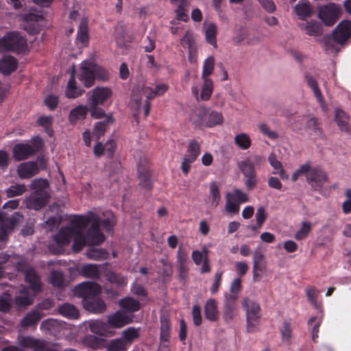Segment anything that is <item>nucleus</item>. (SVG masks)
I'll list each match as a JSON object with an SVG mask.
<instances>
[{
  "instance_id": "b1692460",
  "label": "nucleus",
  "mask_w": 351,
  "mask_h": 351,
  "mask_svg": "<svg viewBox=\"0 0 351 351\" xmlns=\"http://www.w3.org/2000/svg\"><path fill=\"white\" fill-rule=\"evenodd\" d=\"M83 93L84 90L76 86L75 71L73 69L65 90V95L68 98L75 99L81 96Z\"/></svg>"
},
{
  "instance_id": "a878e982",
  "label": "nucleus",
  "mask_w": 351,
  "mask_h": 351,
  "mask_svg": "<svg viewBox=\"0 0 351 351\" xmlns=\"http://www.w3.org/2000/svg\"><path fill=\"white\" fill-rule=\"evenodd\" d=\"M19 343L22 347L32 348L35 351L43 350L45 346L44 341L31 337L21 336L19 338Z\"/></svg>"
},
{
  "instance_id": "f8f14e48",
  "label": "nucleus",
  "mask_w": 351,
  "mask_h": 351,
  "mask_svg": "<svg viewBox=\"0 0 351 351\" xmlns=\"http://www.w3.org/2000/svg\"><path fill=\"white\" fill-rule=\"evenodd\" d=\"M22 219V215L15 213L10 220L8 219H5L3 215L0 213V240H5L8 234L12 231L14 224L20 222Z\"/></svg>"
},
{
  "instance_id": "603ef678",
  "label": "nucleus",
  "mask_w": 351,
  "mask_h": 351,
  "mask_svg": "<svg viewBox=\"0 0 351 351\" xmlns=\"http://www.w3.org/2000/svg\"><path fill=\"white\" fill-rule=\"evenodd\" d=\"M112 121V117L108 116L106 121L97 122L94 127L93 136L99 139L101 136L104 134L106 130L107 123Z\"/></svg>"
},
{
  "instance_id": "473e14b6",
  "label": "nucleus",
  "mask_w": 351,
  "mask_h": 351,
  "mask_svg": "<svg viewBox=\"0 0 351 351\" xmlns=\"http://www.w3.org/2000/svg\"><path fill=\"white\" fill-rule=\"evenodd\" d=\"M300 27L311 36H317L322 34L321 25L317 21H311L303 23L300 25Z\"/></svg>"
},
{
  "instance_id": "680f3d73",
  "label": "nucleus",
  "mask_w": 351,
  "mask_h": 351,
  "mask_svg": "<svg viewBox=\"0 0 351 351\" xmlns=\"http://www.w3.org/2000/svg\"><path fill=\"white\" fill-rule=\"evenodd\" d=\"M184 1L185 0H182V3L178 7L176 12L177 20L186 22L188 21L189 16L187 14L188 10L185 8V7L187 6V4Z\"/></svg>"
},
{
  "instance_id": "4be33fe9",
  "label": "nucleus",
  "mask_w": 351,
  "mask_h": 351,
  "mask_svg": "<svg viewBox=\"0 0 351 351\" xmlns=\"http://www.w3.org/2000/svg\"><path fill=\"white\" fill-rule=\"evenodd\" d=\"M181 44L182 45H186L189 49V60L191 62H196V46L195 42V36L193 32L191 30H188L186 32L184 36L181 39Z\"/></svg>"
},
{
  "instance_id": "4468645a",
  "label": "nucleus",
  "mask_w": 351,
  "mask_h": 351,
  "mask_svg": "<svg viewBox=\"0 0 351 351\" xmlns=\"http://www.w3.org/2000/svg\"><path fill=\"white\" fill-rule=\"evenodd\" d=\"M133 316L125 311H117L108 316V324L110 326L119 328L132 322Z\"/></svg>"
},
{
  "instance_id": "ddd939ff",
  "label": "nucleus",
  "mask_w": 351,
  "mask_h": 351,
  "mask_svg": "<svg viewBox=\"0 0 351 351\" xmlns=\"http://www.w3.org/2000/svg\"><path fill=\"white\" fill-rule=\"evenodd\" d=\"M203 84L200 94H199V88L197 86L192 87L191 91L195 99L198 101L208 100L213 92L214 85L212 79H202Z\"/></svg>"
},
{
  "instance_id": "9b49d317",
  "label": "nucleus",
  "mask_w": 351,
  "mask_h": 351,
  "mask_svg": "<svg viewBox=\"0 0 351 351\" xmlns=\"http://www.w3.org/2000/svg\"><path fill=\"white\" fill-rule=\"evenodd\" d=\"M252 274L254 282H258L261 278V274L267 269V261L264 254L257 250L253 252Z\"/></svg>"
},
{
  "instance_id": "2eb2a0df",
  "label": "nucleus",
  "mask_w": 351,
  "mask_h": 351,
  "mask_svg": "<svg viewBox=\"0 0 351 351\" xmlns=\"http://www.w3.org/2000/svg\"><path fill=\"white\" fill-rule=\"evenodd\" d=\"M94 64L84 61L81 66V73L79 79L86 87H90L95 81Z\"/></svg>"
},
{
  "instance_id": "58836bf2",
  "label": "nucleus",
  "mask_w": 351,
  "mask_h": 351,
  "mask_svg": "<svg viewBox=\"0 0 351 351\" xmlns=\"http://www.w3.org/2000/svg\"><path fill=\"white\" fill-rule=\"evenodd\" d=\"M60 313L69 319H77L79 317V311L73 304L66 303L59 308Z\"/></svg>"
},
{
  "instance_id": "6e6d98bb",
  "label": "nucleus",
  "mask_w": 351,
  "mask_h": 351,
  "mask_svg": "<svg viewBox=\"0 0 351 351\" xmlns=\"http://www.w3.org/2000/svg\"><path fill=\"white\" fill-rule=\"evenodd\" d=\"M106 278L107 280L115 283L119 286H124L127 284V279L111 271L106 273Z\"/></svg>"
},
{
  "instance_id": "13d9d810",
  "label": "nucleus",
  "mask_w": 351,
  "mask_h": 351,
  "mask_svg": "<svg viewBox=\"0 0 351 351\" xmlns=\"http://www.w3.org/2000/svg\"><path fill=\"white\" fill-rule=\"evenodd\" d=\"M225 210L229 213L237 214L239 211V204L231 198L230 195H226Z\"/></svg>"
},
{
  "instance_id": "c85d7f7f",
  "label": "nucleus",
  "mask_w": 351,
  "mask_h": 351,
  "mask_svg": "<svg viewBox=\"0 0 351 351\" xmlns=\"http://www.w3.org/2000/svg\"><path fill=\"white\" fill-rule=\"evenodd\" d=\"M294 11L300 19H305L313 13V9L309 2L304 0H301L294 7Z\"/></svg>"
},
{
  "instance_id": "20e7f679",
  "label": "nucleus",
  "mask_w": 351,
  "mask_h": 351,
  "mask_svg": "<svg viewBox=\"0 0 351 351\" xmlns=\"http://www.w3.org/2000/svg\"><path fill=\"white\" fill-rule=\"evenodd\" d=\"M242 306L245 311L247 330L253 331L261 317L260 305L255 300L247 296L243 298Z\"/></svg>"
},
{
  "instance_id": "c9c22d12",
  "label": "nucleus",
  "mask_w": 351,
  "mask_h": 351,
  "mask_svg": "<svg viewBox=\"0 0 351 351\" xmlns=\"http://www.w3.org/2000/svg\"><path fill=\"white\" fill-rule=\"evenodd\" d=\"M200 145L197 141L191 140L189 142L184 158L189 159L191 161H195L200 153Z\"/></svg>"
},
{
  "instance_id": "ea45409f",
  "label": "nucleus",
  "mask_w": 351,
  "mask_h": 351,
  "mask_svg": "<svg viewBox=\"0 0 351 351\" xmlns=\"http://www.w3.org/2000/svg\"><path fill=\"white\" fill-rule=\"evenodd\" d=\"M312 223L308 221H302L300 228L297 230L294 235V238L297 241H301L308 237L312 230Z\"/></svg>"
},
{
  "instance_id": "49530a36",
  "label": "nucleus",
  "mask_w": 351,
  "mask_h": 351,
  "mask_svg": "<svg viewBox=\"0 0 351 351\" xmlns=\"http://www.w3.org/2000/svg\"><path fill=\"white\" fill-rule=\"evenodd\" d=\"M210 206L216 208L220 202L221 196L219 187L216 183L213 182L210 185Z\"/></svg>"
},
{
  "instance_id": "7c9ffc66",
  "label": "nucleus",
  "mask_w": 351,
  "mask_h": 351,
  "mask_svg": "<svg viewBox=\"0 0 351 351\" xmlns=\"http://www.w3.org/2000/svg\"><path fill=\"white\" fill-rule=\"evenodd\" d=\"M307 83H308V85L313 90L314 95L316 97L317 101L319 103L322 109L324 112H327L328 111V106H327L326 103L324 101L322 92L318 87L317 82L314 79H313L311 77H308L307 79Z\"/></svg>"
},
{
  "instance_id": "de8ad7c7",
  "label": "nucleus",
  "mask_w": 351,
  "mask_h": 351,
  "mask_svg": "<svg viewBox=\"0 0 351 351\" xmlns=\"http://www.w3.org/2000/svg\"><path fill=\"white\" fill-rule=\"evenodd\" d=\"M119 305L123 308L130 312H134L140 308V304L138 301L128 298L119 301Z\"/></svg>"
},
{
  "instance_id": "dca6fc26",
  "label": "nucleus",
  "mask_w": 351,
  "mask_h": 351,
  "mask_svg": "<svg viewBox=\"0 0 351 351\" xmlns=\"http://www.w3.org/2000/svg\"><path fill=\"white\" fill-rule=\"evenodd\" d=\"M334 39L338 43H343L351 36V21H343L333 32Z\"/></svg>"
},
{
  "instance_id": "3c124183",
  "label": "nucleus",
  "mask_w": 351,
  "mask_h": 351,
  "mask_svg": "<svg viewBox=\"0 0 351 351\" xmlns=\"http://www.w3.org/2000/svg\"><path fill=\"white\" fill-rule=\"evenodd\" d=\"M128 346L125 341L122 339H115L112 340L107 346L108 351H126Z\"/></svg>"
},
{
  "instance_id": "9d476101",
  "label": "nucleus",
  "mask_w": 351,
  "mask_h": 351,
  "mask_svg": "<svg viewBox=\"0 0 351 351\" xmlns=\"http://www.w3.org/2000/svg\"><path fill=\"white\" fill-rule=\"evenodd\" d=\"M306 181L313 189L320 191L324 184L328 181V176L322 169L311 167Z\"/></svg>"
},
{
  "instance_id": "e433bc0d",
  "label": "nucleus",
  "mask_w": 351,
  "mask_h": 351,
  "mask_svg": "<svg viewBox=\"0 0 351 351\" xmlns=\"http://www.w3.org/2000/svg\"><path fill=\"white\" fill-rule=\"evenodd\" d=\"M241 289V281L240 278H235L231 283L230 287V294L226 296V300L235 303Z\"/></svg>"
},
{
  "instance_id": "f257e3e1",
  "label": "nucleus",
  "mask_w": 351,
  "mask_h": 351,
  "mask_svg": "<svg viewBox=\"0 0 351 351\" xmlns=\"http://www.w3.org/2000/svg\"><path fill=\"white\" fill-rule=\"evenodd\" d=\"M108 219L100 221L93 213L87 216H75L71 224L62 228L55 236L54 240L60 248L69 245L73 239V250L77 252L86 244L99 245L104 241V237L99 229L100 224L107 230H110L115 223V218L111 213H108Z\"/></svg>"
},
{
  "instance_id": "cd10ccee",
  "label": "nucleus",
  "mask_w": 351,
  "mask_h": 351,
  "mask_svg": "<svg viewBox=\"0 0 351 351\" xmlns=\"http://www.w3.org/2000/svg\"><path fill=\"white\" fill-rule=\"evenodd\" d=\"M223 117L220 112L211 110L207 108L205 127L213 128L223 123Z\"/></svg>"
},
{
  "instance_id": "f3484780",
  "label": "nucleus",
  "mask_w": 351,
  "mask_h": 351,
  "mask_svg": "<svg viewBox=\"0 0 351 351\" xmlns=\"http://www.w3.org/2000/svg\"><path fill=\"white\" fill-rule=\"evenodd\" d=\"M37 149L30 143H19L13 148V156L16 160H23L32 156Z\"/></svg>"
},
{
  "instance_id": "393cba45",
  "label": "nucleus",
  "mask_w": 351,
  "mask_h": 351,
  "mask_svg": "<svg viewBox=\"0 0 351 351\" xmlns=\"http://www.w3.org/2000/svg\"><path fill=\"white\" fill-rule=\"evenodd\" d=\"M88 108L85 105H79L73 108L69 115V121L72 124H76L84 120L88 113Z\"/></svg>"
},
{
  "instance_id": "412c9836",
  "label": "nucleus",
  "mask_w": 351,
  "mask_h": 351,
  "mask_svg": "<svg viewBox=\"0 0 351 351\" xmlns=\"http://www.w3.org/2000/svg\"><path fill=\"white\" fill-rule=\"evenodd\" d=\"M18 66L16 59L11 56H5L0 59V73L8 75L15 71Z\"/></svg>"
},
{
  "instance_id": "5fc2aeb1",
  "label": "nucleus",
  "mask_w": 351,
  "mask_h": 351,
  "mask_svg": "<svg viewBox=\"0 0 351 351\" xmlns=\"http://www.w3.org/2000/svg\"><path fill=\"white\" fill-rule=\"evenodd\" d=\"M81 274L86 278H97L99 277V271L95 265H86L82 266Z\"/></svg>"
},
{
  "instance_id": "09e8293b",
  "label": "nucleus",
  "mask_w": 351,
  "mask_h": 351,
  "mask_svg": "<svg viewBox=\"0 0 351 351\" xmlns=\"http://www.w3.org/2000/svg\"><path fill=\"white\" fill-rule=\"evenodd\" d=\"M239 167L245 177L255 175L254 165L250 160L246 159L239 163Z\"/></svg>"
},
{
  "instance_id": "79ce46f5",
  "label": "nucleus",
  "mask_w": 351,
  "mask_h": 351,
  "mask_svg": "<svg viewBox=\"0 0 351 351\" xmlns=\"http://www.w3.org/2000/svg\"><path fill=\"white\" fill-rule=\"evenodd\" d=\"M139 337V330L133 327L124 330L122 332V339L125 341L128 346L137 339Z\"/></svg>"
},
{
  "instance_id": "864d4df0",
  "label": "nucleus",
  "mask_w": 351,
  "mask_h": 351,
  "mask_svg": "<svg viewBox=\"0 0 351 351\" xmlns=\"http://www.w3.org/2000/svg\"><path fill=\"white\" fill-rule=\"evenodd\" d=\"M60 326L59 322L53 319H48L42 322L40 328L43 331L49 333H54Z\"/></svg>"
},
{
  "instance_id": "6e6552de",
  "label": "nucleus",
  "mask_w": 351,
  "mask_h": 351,
  "mask_svg": "<svg viewBox=\"0 0 351 351\" xmlns=\"http://www.w3.org/2000/svg\"><path fill=\"white\" fill-rule=\"evenodd\" d=\"M303 120V117H298L293 121H290V125L292 129L295 131H302L304 130L308 132L315 134H317L319 131V122L316 117H309L306 120L304 127L302 125Z\"/></svg>"
},
{
  "instance_id": "a19ab883",
  "label": "nucleus",
  "mask_w": 351,
  "mask_h": 351,
  "mask_svg": "<svg viewBox=\"0 0 351 351\" xmlns=\"http://www.w3.org/2000/svg\"><path fill=\"white\" fill-rule=\"evenodd\" d=\"M271 166L275 169V173L278 174L282 179L287 180L288 174L285 173L281 162L276 158L274 154H271L268 158Z\"/></svg>"
},
{
  "instance_id": "8fccbe9b",
  "label": "nucleus",
  "mask_w": 351,
  "mask_h": 351,
  "mask_svg": "<svg viewBox=\"0 0 351 351\" xmlns=\"http://www.w3.org/2000/svg\"><path fill=\"white\" fill-rule=\"evenodd\" d=\"M43 315L38 311H34L29 313L22 320V324L25 326H30L36 324Z\"/></svg>"
},
{
  "instance_id": "f704fd0d",
  "label": "nucleus",
  "mask_w": 351,
  "mask_h": 351,
  "mask_svg": "<svg viewBox=\"0 0 351 351\" xmlns=\"http://www.w3.org/2000/svg\"><path fill=\"white\" fill-rule=\"evenodd\" d=\"M215 66V59L213 56H208L203 62L202 79H211V75L214 71Z\"/></svg>"
},
{
  "instance_id": "72a5a7b5",
  "label": "nucleus",
  "mask_w": 351,
  "mask_h": 351,
  "mask_svg": "<svg viewBox=\"0 0 351 351\" xmlns=\"http://www.w3.org/2000/svg\"><path fill=\"white\" fill-rule=\"evenodd\" d=\"M31 189L34 191L33 194L42 195L45 193H49L47 189L49 187V183L47 180L43 178L34 179L30 184Z\"/></svg>"
},
{
  "instance_id": "1a4fd4ad",
  "label": "nucleus",
  "mask_w": 351,
  "mask_h": 351,
  "mask_svg": "<svg viewBox=\"0 0 351 351\" xmlns=\"http://www.w3.org/2000/svg\"><path fill=\"white\" fill-rule=\"evenodd\" d=\"M101 287L95 282H83L74 289L75 295L84 299V302L87 299L98 295L101 292Z\"/></svg>"
},
{
  "instance_id": "338daca9",
  "label": "nucleus",
  "mask_w": 351,
  "mask_h": 351,
  "mask_svg": "<svg viewBox=\"0 0 351 351\" xmlns=\"http://www.w3.org/2000/svg\"><path fill=\"white\" fill-rule=\"evenodd\" d=\"M86 255L89 258L99 260L105 258L106 253L101 249L90 248L87 250Z\"/></svg>"
},
{
  "instance_id": "0eeeda50",
  "label": "nucleus",
  "mask_w": 351,
  "mask_h": 351,
  "mask_svg": "<svg viewBox=\"0 0 351 351\" xmlns=\"http://www.w3.org/2000/svg\"><path fill=\"white\" fill-rule=\"evenodd\" d=\"M112 95V89L109 87H96L88 93L87 102L94 105L102 106Z\"/></svg>"
},
{
  "instance_id": "6ab92c4d",
  "label": "nucleus",
  "mask_w": 351,
  "mask_h": 351,
  "mask_svg": "<svg viewBox=\"0 0 351 351\" xmlns=\"http://www.w3.org/2000/svg\"><path fill=\"white\" fill-rule=\"evenodd\" d=\"M88 19L83 16L80 19V25L77 29L76 41L81 46H87L88 43Z\"/></svg>"
},
{
  "instance_id": "423d86ee",
  "label": "nucleus",
  "mask_w": 351,
  "mask_h": 351,
  "mask_svg": "<svg viewBox=\"0 0 351 351\" xmlns=\"http://www.w3.org/2000/svg\"><path fill=\"white\" fill-rule=\"evenodd\" d=\"M341 12L339 5L329 3L320 9L319 17L326 25L331 26L339 19Z\"/></svg>"
},
{
  "instance_id": "c03bdc74",
  "label": "nucleus",
  "mask_w": 351,
  "mask_h": 351,
  "mask_svg": "<svg viewBox=\"0 0 351 351\" xmlns=\"http://www.w3.org/2000/svg\"><path fill=\"white\" fill-rule=\"evenodd\" d=\"M177 262L179 266V269L181 273H184L187 269V263H188V253L187 252L179 247L177 252Z\"/></svg>"
},
{
  "instance_id": "a211bd4d",
  "label": "nucleus",
  "mask_w": 351,
  "mask_h": 351,
  "mask_svg": "<svg viewBox=\"0 0 351 351\" xmlns=\"http://www.w3.org/2000/svg\"><path fill=\"white\" fill-rule=\"evenodd\" d=\"M17 174L21 179H28L39 172V168L34 162H23L18 166Z\"/></svg>"
},
{
  "instance_id": "37998d69",
  "label": "nucleus",
  "mask_w": 351,
  "mask_h": 351,
  "mask_svg": "<svg viewBox=\"0 0 351 351\" xmlns=\"http://www.w3.org/2000/svg\"><path fill=\"white\" fill-rule=\"evenodd\" d=\"M90 330L93 333L99 335H105L108 332V326L103 322L99 320H92L88 322Z\"/></svg>"
},
{
  "instance_id": "7ed1b4c3",
  "label": "nucleus",
  "mask_w": 351,
  "mask_h": 351,
  "mask_svg": "<svg viewBox=\"0 0 351 351\" xmlns=\"http://www.w3.org/2000/svg\"><path fill=\"white\" fill-rule=\"evenodd\" d=\"M25 280L30 285L32 293H28L27 287L23 288L15 298L16 304L19 306H26L31 304L36 293L41 289L40 278L34 269H29L25 271Z\"/></svg>"
},
{
  "instance_id": "a18cd8bd",
  "label": "nucleus",
  "mask_w": 351,
  "mask_h": 351,
  "mask_svg": "<svg viewBox=\"0 0 351 351\" xmlns=\"http://www.w3.org/2000/svg\"><path fill=\"white\" fill-rule=\"evenodd\" d=\"M235 144L242 149H247L252 145L249 135L246 133H240L234 136Z\"/></svg>"
},
{
  "instance_id": "0e129e2a",
  "label": "nucleus",
  "mask_w": 351,
  "mask_h": 351,
  "mask_svg": "<svg viewBox=\"0 0 351 351\" xmlns=\"http://www.w3.org/2000/svg\"><path fill=\"white\" fill-rule=\"evenodd\" d=\"M234 303L226 300L225 308L223 311V319L226 322H230L234 317Z\"/></svg>"
},
{
  "instance_id": "c756f323",
  "label": "nucleus",
  "mask_w": 351,
  "mask_h": 351,
  "mask_svg": "<svg viewBox=\"0 0 351 351\" xmlns=\"http://www.w3.org/2000/svg\"><path fill=\"white\" fill-rule=\"evenodd\" d=\"M349 120L348 115L344 111L339 108L335 109V121L341 131H350Z\"/></svg>"
},
{
  "instance_id": "aec40b11",
  "label": "nucleus",
  "mask_w": 351,
  "mask_h": 351,
  "mask_svg": "<svg viewBox=\"0 0 351 351\" xmlns=\"http://www.w3.org/2000/svg\"><path fill=\"white\" fill-rule=\"evenodd\" d=\"M49 198V193H45L42 195L32 194L26 199V206L30 209L40 210L47 202Z\"/></svg>"
},
{
  "instance_id": "bb28decb",
  "label": "nucleus",
  "mask_w": 351,
  "mask_h": 351,
  "mask_svg": "<svg viewBox=\"0 0 351 351\" xmlns=\"http://www.w3.org/2000/svg\"><path fill=\"white\" fill-rule=\"evenodd\" d=\"M206 318L210 322H215L219 318L217 303L214 299H209L204 306Z\"/></svg>"
},
{
  "instance_id": "5701e85b",
  "label": "nucleus",
  "mask_w": 351,
  "mask_h": 351,
  "mask_svg": "<svg viewBox=\"0 0 351 351\" xmlns=\"http://www.w3.org/2000/svg\"><path fill=\"white\" fill-rule=\"evenodd\" d=\"M207 108L198 106L191 113L190 120L197 127H205Z\"/></svg>"
},
{
  "instance_id": "bf43d9fd",
  "label": "nucleus",
  "mask_w": 351,
  "mask_h": 351,
  "mask_svg": "<svg viewBox=\"0 0 351 351\" xmlns=\"http://www.w3.org/2000/svg\"><path fill=\"white\" fill-rule=\"evenodd\" d=\"M26 191V187L24 184H16L10 186L6 190L7 196L9 197L18 196L22 195Z\"/></svg>"
},
{
  "instance_id": "774afa93",
  "label": "nucleus",
  "mask_w": 351,
  "mask_h": 351,
  "mask_svg": "<svg viewBox=\"0 0 351 351\" xmlns=\"http://www.w3.org/2000/svg\"><path fill=\"white\" fill-rule=\"evenodd\" d=\"M258 128L261 132H262L264 135L267 136L270 139L274 140L278 137V133L270 130L269 127L264 123L258 124Z\"/></svg>"
},
{
  "instance_id": "69168bd1",
  "label": "nucleus",
  "mask_w": 351,
  "mask_h": 351,
  "mask_svg": "<svg viewBox=\"0 0 351 351\" xmlns=\"http://www.w3.org/2000/svg\"><path fill=\"white\" fill-rule=\"evenodd\" d=\"M94 75H95V79L97 78L100 80H106L109 78L110 75V73L106 70V69H104L102 67H100L97 65H95L94 64Z\"/></svg>"
},
{
  "instance_id": "4c0bfd02",
  "label": "nucleus",
  "mask_w": 351,
  "mask_h": 351,
  "mask_svg": "<svg viewBox=\"0 0 351 351\" xmlns=\"http://www.w3.org/2000/svg\"><path fill=\"white\" fill-rule=\"evenodd\" d=\"M84 306L86 310L94 313H101L106 309L105 302L100 300L92 302L85 301Z\"/></svg>"
},
{
  "instance_id": "4d7b16f0",
  "label": "nucleus",
  "mask_w": 351,
  "mask_h": 351,
  "mask_svg": "<svg viewBox=\"0 0 351 351\" xmlns=\"http://www.w3.org/2000/svg\"><path fill=\"white\" fill-rule=\"evenodd\" d=\"M308 301L313 304L315 308H318L319 304L317 301V298L319 294V291L314 287H308L305 290Z\"/></svg>"
},
{
  "instance_id": "052dcab7",
  "label": "nucleus",
  "mask_w": 351,
  "mask_h": 351,
  "mask_svg": "<svg viewBox=\"0 0 351 351\" xmlns=\"http://www.w3.org/2000/svg\"><path fill=\"white\" fill-rule=\"evenodd\" d=\"M311 165L309 163H305L301 165L298 169H297L292 174L291 179L293 182L296 181L299 177L305 174L306 178H307V175L310 171Z\"/></svg>"
},
{
  "instance_id": "e2e57ef3",
  "label": "nucleus",
  "mask_w": 351,
  "mask_h": 351,
  "mask_svg": "<svg viewBox=\"0 0 351 351\" xmlns=\"http://www.w3.org/2000/svg\"><path fill=\"white\" fill-rule=\"evenodd\" d=\"M228 194L230 195L231 198L233 200H234L239 204L247 202L248 201L247 195L245 193L241 191L240 189H234L232 193Z\"/></svg>"
},
{
  "instance_id": "2f4dec72",
  "label": "nucleus",
  "mask_w": 351,
  "mask_h": 351,
  "mask_svg": "<svg viewBox=\"0 0 351 351\" xmlns=\"http://www.w3.org/2000/svg\"><path fill=\"white\" fill-rule=\"evenodd\" d=\"M204 31L206 41L210 45L216 48L217 46L216 40V36L217 33V25L213 23H208V24H205Z\"/></svg>"
},
{
  "instance_id": "39448f33",
  "label": "nucleus",
  "mask_w": 351,
  "mask_h": 351,
  "mask_svg": "<svg viewBox=\"0 0 351 351\" xmlns=\"http://www.w3.org/2000/svg\"><path fill=\"white\" fill-rule=\"evenodd\" d=\"M26 46V40L17 32H9L0 39V52L22 51Z\"/></svg>"
},
{
  "instance_id": "f03ea898",
  "label": "nucleus",
  "mask_w": 351,
  "mask_h": 351,
  "mask_svg": "<svg viewBox=\"0 0 351 351\" xmlns=\"http://www.w3.org/2000/svg\"><path fill=\"white\" fill-rule=\"evenodd\" d=\"M168 86L166 84L160 83L154 88L147 86L145 84H138L136 85L131 95L130 106L132 108L138 110L142 104L143 97H146L144 106L145 115L148 116L150 110L149 100L156 97L162 96L168 90Z\"/></svg>"
}]
</instances>
